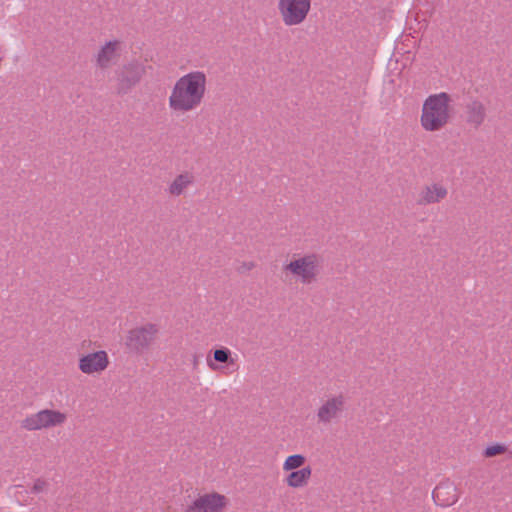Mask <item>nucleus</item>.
Masks as SVG:
<instances>
[{
	"mask_svg": "<svg viewBox=\"0 0 512 512\" xmlns=\"http://www.w3.org/2000/svg\"><path fill=\"white\" fill-rule=\"evenodd\" d=\"M256 267V264L254 261H243L241 262L238 267H237V271L240 273V274H244L248 271H251L253 270L254 268Z\"/></svg>",
	"mask_w": 512,
	"mask_h": 512,
	"instance_id": "nucleus-21",
	"label": "nucleus"
},
{
	"mask_svg": "<svg viewBox=\"0 0 512 512\" xmlns=\"http://www.w3.org/2000/svg\"><path fill=\"white\" fill-rule=\"evenodd\" d=\"M306 462L305 456L301 454H294L288 456L284 463H283V470L284 471H296V469L299 470L303 467V465Z\"/></svg>",
	"mask_w": 512,
	"mask_h": 512,
	"instance_id": "nucleus-18",
	"label": "nucleus"
},
{
	"mask_svg": "<svg viewBox=\"0 0 512 512\" xmlns=\"http://www.w3.org/2000/svg\"><path fill=\"white\" fill-rule=\"evenodd\" d=\"M110 364L108 353L99 350L82 355L78 360V369L86 375H99L105 371Z\"/></svg>",
	"mask_w": 512,
	"mask_h": 512,
	"instance_id": "nucleus-11",
	"label": "nucleus"
},
{
	"mask_svg": "<svg viewBox=\"0 0 512 512\" xmlns=\"http://www.w3.org/2000/svg\"><path fill=\"white\" fill-rule=\"evenodd\" d=\"M283 271L290 274L303 285L315 283L323 269V258L318 253L294 255L291 261L283 266Z\"/></svg>",
	"mask_w": 512,
	"mask_h": 512,
	"instance_id": "nucleus-3",
	"label": "nucleus"
},
{
	"mask_svg": "<svg viewBox=\"0 0 512 512\" xmlns=\"http://www.w3.org/2000/svg\"><path fill=\"white\" fill-rule=\"evenodd\" d=\"M312 475L310 466L302 467L299 470L291 471L284 479L290 488L299 489L307 486Z\"/></svg>",
	"mask_w": 512,
	"mask_h": 512,
	"instance_id": "nucleus-17",
	"label": "nucleus"
},
{
	"mask_svg": "<svg viewBox=\"0 0 512 512\" xmlns=\"http://www.w3.org/2000/svg\"><path fill=\"white\" fill-rule=\"evenodd\" d=\"M206 90L207 77L203 71L196 70L181 76L168 98L170 110L176 114L196 110L202 104Z\"/></svg>",
	"mask_w": 512,
	"mask_h": 512,
	"instance_id": "nucleus-1",
	"label": "nucleus"
},
{
	"mask_svg": "<svg viewBox=\"0 0 512 512\" xmlns=\"http://www.w3.org/2000/svg\"><path fill=\"white\" fill-rule=\"evenodd\" d=\"M346 397L343 394L327 397L316 412L317 422L322 425H330L338 420L345 410Z\"/></svg>",
	"mask_w": 512,
	"mask_h": 512,
	"instance_id": "nucleus-8",
	"label": "nucleus"
},
{
	"mask_svg": "<svg viewBox=\"0 0 512 512\" xmlns=\"http://www.w3.org/2000/svg\"><path fill=\"white\" fill-rule=\"evenodd\" d=\"M47 486H48L47 481H45V480H43L41 478H38L34 482L31 491H32V493H35V494L41 493V492L46 490Z\"/></svg>",
	"mask_w": 512,
	"mask_h": 512,
	"instance_id": "nucleus-20",
	"label": "nucleus"
},
{
	"mask_svg": "<svg viewBox=\"0 0 512 512\" xmlns=\"http://www.w3.org/2000/svg\"><path fill=\"white\" fill-rule=\"evenodd\" d=\"M217 363L225 364L227 369H230V372H234L238 370V365L236 363V358L232 357V352L227 347H220L212 351V358L210 355L207 357V366L213 371H219L220 367Z\"/></svg>",
	"mask_w": 512,
	"mask_h": 512,
	"instance_id": "nucleus-15",
	"label": "nucleus"
},
{
	"mask_svg": "<svg viewBox=\"0 0 512 512\" xmlns=\"http://www.w3.org/2000/svg\"><path fill=\"white\" fill-rule=\"evenodd\" d=\"M487 117V107L480 99L472 98L465 104L463 118L470 128L478 130L485 123Z\"/></svg>",
	"mask_w": 512,
	"mask_h": 512,
	"instance_id": "nucleus-12",
	"label": "nucleus"
},
{
	"mask_svg": "<svg viewBox=\"0 0 512 512\" xmlns=\"http://www.w3.org/2000/svg\"><path fill=\"white\" fill-rule=\"evenodd\" d=\"M447 195L448 189L443 183L432 182L421 187L417 197V204L427 206L440 203Z\"/></svg>",
	"mask_w": 512,
	"mask_h": 512,
	"instance_id": "nucleus-13",
	"label": "nucleus"
},
{
	"mask_svg": "<svg viewBox=\"0 0 512 512\" xmlns=\"http://www.w3.org/2000/svg\"><path fill=\"white\" fill-rule=\"evenodd\" d=\"M66 421V413L46 408L27 415L21 421L20 426L26 431H40L62 426Z\"/></svg>",
	"mask_w": 512,
	"mask_h": 512,
	"instance_id": "nucleus-4",
	"label": "nucleus"
},
{
	"mask_svg": "<svg viewBox=\"0 0 512 512\" xmlns=\"http://www.w3.org/2000/svg\"><path fill=\"white\" fill-rule=\"evenodd\" d=\"M277 9L285 26H299L307 20L312 0H278Z\"/></svg>",
	"mask_w": 512,
	"mask_h": 512,
	"instance_id": "nucleus-5",
	"label": "nucleus"
},
{
	"mask_svg": "<svg viewBox=\"0 0 512 512\" xmlns=\"http://www.w3.org/2000/svg\"><path fill=\"white\" fill-rule=\"evenodd\" d=\"M452 102V97L446 92L429 95L422 105L421 127L427 132L444 129L454 116Z\"/></svg>",
	"mask_w": 512,
	"mask_h": 512,
	"instance_id": "nucleus-2",
	"label": "nucleus"
},
{
	"mask_svg": "<svg viewBox=\"0 0 512 512\" xmlns=\"http://www.w3.org/2000/svg\"><path fill=\"white\" fill-rule=\"evenodd\" d=\"M506 450H507L506 446H504L502 444H495L492 446H488L485 449L484 456L485 457H493V456L505 453Z\"/></svg>",
	"mask_w": 512,
	"mask_h": 512,
	"instance_id": "nucleus-19",
	"label": "nucleus"
},
{
	"mask_svg": "<svg viewBox=\"0 0 512 512\" xmlns=\"http://www.w3.org/2000/svg\"><path fill=\"white\" fill-rule=\"evenodd\" d=\"M158 333L159 327L156 324L146 323L128 332L125 345L131 352L143 353L154 344Z\"/></svg>",
	"mask_w": 512,
	"mask_h": 512,
	"instance_id": "nucleus-6",
	"label": "nucleus"
},
{
	"mask_svg": "<svg viewBox=\"0 0 512 512\" xmlns=\"http://www.w3.org/2000/svg\"><path fill=\"white\" fill-rule=\"evenodd\" d=\"M123 42L118 39L106 41L94 55L97 68L106 70L116 65L121 58Z\"/></svg>",
	"mask_w": 512,
	"mask_h": 512,
	"instance_id": "nucleus-9",
	"label": "nucleus"
},
{
	"mask_svg": "<svg viewBox=\"0 0 512 512\" xmlns=\"http://www.w3.org/2000/svg\"><path fill=\"white\" fill-rule=\"evenodd\" d=\"M459 496L456 485L448 479L440 482L432 492L434 502L442 507L452 506L458 501Z\"/></svg>",
	"mask_w": 512,
	"mask_h": 512,
	"instance_id": "nucleus-14",
	"label": "nucleus"
},
{
	"mask_svg": "<svg viewBox=\"0 0 512 512\" xmlns=\"http://www.w3.org/2000/svg\"><path fill=\"white\" fill-rule=\"evenodd\" d=\"M194 183V176L190 172H183L177 175L167 187L170 196L178 197L182 195Z\"/></svg>",
	"mask_w": 512,
	"mask_h": 512,
	"instance_id": "nucleus-16",
	"label": "nucleus"
},
{
	"mask_svg": "<svg viewBox=\"0 0 512 512\" xmlns=\"http://www.w3.org/2000/svg\"><path fill=\"white\" fill-rule=\"evenodd\" d=\"M146 74L145 65L139 60H131L117 72V93L125 95L135 87Z\"/></svg>",
	"mask_w": 512,
	"mask_h": 512,
	"instance_id": "nucleus-7",
	"label": "nucleus"
},
{
	"mask_svg": "<svg viewBox=\"0 0 512 512\" xmlns=\"http://www.w3.org/2000/svg\"><path fill=\"white\" fill-rule=\"evenodd\" d=\"M511 454H512V450H511Z\"/></svg>",
	"mask_w": 512,
	"mask_h": 512,
	"instance_id": "nucleus-22",
	"label": "nucleus"
},
{
	"mask_svg": "<svg viewBox=\"0 0 512 512\" xmlns=\"http://www.w3.org/2000/svg\"><path fill=\"white\" fill-rule=\"evenodd\" d=\"M227 498L217 492L206 493L197 497L185 512H222L227 506Z\"/></svg>",
	"mask_w": 512,
	"mask_h": 512,
	"instance_id": "nucleus-10",
	"label": "nucleus"
}]
</instances>
